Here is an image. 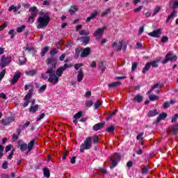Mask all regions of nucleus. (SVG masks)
Segmentation results:
<instances>
[{
    "label": "nucleus",
    "instance_id": "72a5a7b5",
    "mask_svg": "<svg viewBox=\"0 0 178 178\" xmlns=\"http://www.w3.org/2000/svg\"><path fill=\"white\" fill-rule=\"evenodd\" d=\"M83 51V48L81 47H77L76 49H75V56H76V58H79L81 54V51Z\"/></svg>",
    "mask_w": 178,
    "mask_h": 178
},
{
    "label": "nucleus",
    "instance_id": "c85d7f7f",
    "mask_svg": "<svg viewBox=\"0 0 178 178\" xmlns=\"http://www.w3.org/2000/svg\"><path fill=\"white\" fill-rule=\"evenodd\" d=\"M43 174L44 177L49 178L51 177V172L47 168H43Z\"/></svg>",
    "mask_w": 178,
    "mask_h": 178
},
{
    "label": "nucleus",
    "instance_id": "8fccbe9b",
    "mask_svg": "<svg viewBox=\"0 0 178 178\" xmlns=\"http://www.w3.org/2000/svg\"><path fill=\"white\" fill-rule=\"evenodd\" d=\"M5 149V146L0 145V159L3 156V150Z\"/></svg>",
    "mask_w": 178,
    "mask_h": 178
},
{
    "label": "nucleus",
    "instance_id": "79ce46f5",
    "mask_svg": "<svg viewBox=\"0 0 178 178\" xmlns=\"http://www.w3.org/2000/svg\"><path fill=\"white\" fill-rule=\"evenodd\" d=\"M25 29H26V25H22L21 26L17 28V31L18 33H22L23 31H24Z\"/></svg>",
    "mask_w": 178,
    "mask_h": 178
},
{
    "label": "nucleus",
    "instance_id": "7ed1b4c3",
    "mask_svg": "<svg viewBox=\"0 0 178 178\" xmlns=\"http://www.w3.org/2000/svg\"><path fill=\"white\" fill-rule=\"evenodd\" d=\"M50 20L51 18L47 15H44L43 17H39L38 18L39 24L38 25L37 29H44V27H47L49 24Z\"/></svg>",
    "mask_w": 178,
    "mask_h": 178
},
{
    "label": "nucleus",
    "instance_id": "4be33fe9",
    "mask_svg": "<svg viewBox=\"0 0 178 178\" xmlns=\"http://www.w3.org/2000/svg\"><path fill=\"white\" fill-rule=\"evenodd\" d=\"M97 16H98V13H97V12L92 13L90 14V16L86 18V23H90V22H91V20H92V19H95V17H97Z\"/></svg>",
    "mask_w": 178,
    "mask_h": 178
},
{
    "label": "nucleus",
    "instance_id": "37998d69",
    "mask_svg": "<svg viewBox=\"0 0 178 178\" xmlns=\"http://www.w3.org/2000/svg\"><path fill=\"white\" fill-rule=\"evenodd\" d=\"M47 90V86L46 85H42L40 88L38 89V92L39 94H41V92H44Z\"/></svg>",
    "mask_w": 178,
    "mask_h": 178
},
{
    "label": "nucleus",
    "instance_id": "ddd939ff",
    "mask_svg": "<svg viewBox=\"0 0 178 178\" xmlns=\"http://www.w3.org/2000/svg\"><path fill=\"white\" fill-rule=\"evenodd\" d=\"M18 147L19 149L22 151V152H24V151H27V144L24 143V142L19 140L18 142Z\"/></svg>",
    "mask_w": 178,
    "mask_h": 178
},
{
    "label": "nucleus",
    "instance_id": "6e6552de",
    "mask_svg": "<svg viewBox=\"0 0 178 178\" xmlns=\"http://www.w3.org/2000/svg\"><path fill=\"white\" fill-rule=\"evenodd\" d=\"M105 30H106V26H104L103 28H99L94 32L93 35H95V37H96L97 38H99V37H101V35L104 34Z\"/></svg>",
    "mask_w": 178,
    "mask_h": 178
},
{
    "label": "nucleus",
    "instance_id": "f257e3e1",
    "mask_svg": "<svg viewBox=\"0 0 178 178\" xmlns=\"http://www.w3.org/2000/svg\"><path fill=\"white\" fill-rule=\"evenodd\" d=\"M46 63L49 68L46 72V74H49V78L48 81L49 83H52V84H58V81H59V77L55 74V72L56 70V65H58V58L52 56L46 59Z\"/></svg>",
    "mask_w": 178,
    "mask_h": 178
},
{
    "label": "nucleus",
    "instance_id": "e433bc0d",
    "mask_svg": "<svg viewBox=\"0 0 178 178\" xmlns=\"http://www.w3.org/2000/svg\"><path fill=\"white\" fill-rule=\"evenodd\" d=\"M118 110H114L111 113H110L106 118V120H109V119L112 118L113 116H115L116 113H118Z\"/></svg>",
    "mask_w": 178,
    "mask_h": 178
},
{
    "label": "nucleus",
    "instance_id": "c756f323",
    "mask_svg": "<svg viewBox=\"0 0 178 178\" xmlns=\"http://www.w3.org/2000/svg\"><path fill=\"white\" fill-rule=\"evenodd\" d=\"M120 84H122V83L119 81L113 82L108 84V87L109 88H115V87H118V86H120Z\"/></svg>",
    "mask_w": 178,
    "mask_h": 178
},
{
    "label": "nucleus",
    "instance_id": "f03ea898",
    "mask_svg": "<svg viewBox=\"0 0 178 178\" xmlns=\"http://www.w3.org/2000/svg\"><path fill=\"white\" fill-rule=\"evenodd\" d=\"M92 143L93 144H98V143H99V138H98V136L95 135L92 138H86L83 143L80 145V152L84 153L85 149H91Z\"/></svg>",
    "mask_w": 178,
    "mask_h": 178
},
{
    "label": "nucleus",
    "instance_id": "9d476101",
    "mask_svg": "<svg viewBox=\"0 0 178 178\" xmlns=\"http://www.w3.org/2000/svg\"><path fill=\"white\" fill-rule=\"evenodd\" d=\"M161 34H162L161 30L157 29L149 33L148 35L150 37H154V38H159Z\"/></svg>",
    "mask_w": 178,
    "mask_h": 178
},
{
    "label": "nucleus",
    "instance_id": "4468645a",
    "mask_svg": "<svg viewBox=\"0 0 178 178\" xmlns=\"http://www.w3.org/2000/svg\"><path fill=\"white\" fill-rule=\"evenodd\" d=\"M78 40L82 42V45H88V42H90V37L85 36L82 38H78Z\"/></svg>",
    "mask_w": 178,
    "mask_h": 178
},
{
    "label": "nucleus",
    "instance_id": "0eeeda50",
    "mask_svg": "<svg viewBox=\"0 0 178 178\" xmlns=\"http://www.w3.org/2000/svg\"><path fill=\"white\" fill-rule=\"evenodd\" d=\"M22 77V73L17 72L14 74L13 79L10 81V84L15 85L16 83H17V81Z\"/></svg>",
    "mask_w": 178,
    "mask_h": 178
},
{
    "label": "nucleus",
    "instance_id": "5fc2aeb1",
    "mask_svg": "<svg viewBox=\"0 0 178 178\" xmlns=\"http://www.w3.org/2000/svg\"><path fill=\"white\" fill-rule=\"evenodd\" d=\"M58 49H54L50 51V55H51V56H54L56 55V54H58Z\"/></svg>",
    "mask_w": 178,
    "mask_h": 178
},
{
    "label": "nucleus",
    "instance_id": "0e129e2a",
    "mask_svg": "<svg viewBox=\"0 0 178 178\" xmlns=\"http://www.w3.org/2000/svg\"><path fill=\"white\" fill-rule=\"evenodd\" d=\"M81 66H83V63H76L74 65V69L75 70H79V69H80V67H81Z\"/></svg>",
    "mask_w": 178,
    "mask_h": 178
},
{
    "label": "nucleus",
    "instance_id": "4c0bfd02",
    "mask_svg": "<svg viewBox=\"0 0 178 178\" xmlns=\"http://www.w3.org/2000/svg\"><path fill=\"white\" fill-rule=\"evenodd\" d=\"M111 164L110 165L111 169H113V168H115V166H118V162L116 160L111 159Z\"/></svg>",
    "mask_w": 178,
    "mask_h": 178
},
{
    "label": "nucleus",
    "instance_id": "9b49d317",
    "mask_svg": "<svg viewBox=\"0 0 178 178\" xmlns=\"http://www.w3.org/2000/svg\"><path fill=\"white\" fill-rule=\"evenodd\" d=\"M67 69V63H65L64 66L60 67L58 69H57L56 72V76H58V77H60V76H62V74H63V72H65V70H66Z\"/></svg>",
    "mask_w": 178,
    "mask_h": 178
},
{
    "label": "nucleus",
    "instance_id": "b1692460",
    "mask_svg": "<svg viewBox=\"0 0 178 178\" xmlns=\"http://www.w3.org/2000/svg\"><path fill=\"white\" fill-rule=\"evenodd\" d=\"M157 115H159V113H158V111H156V109L149 110L147 113L148 118H153L154 116H156Z\"/></svg>",
    "mask_w": 178,
    "mask_h": 178
},
{
    "label": "nucleus",
    "instance_id": "dca6fc26",
    "mask_svg": "<svg viewBox=\"0 0 178 178\" xmlns=\"http://www.w3.org/2000/svg\"><path fill=\"white\" fill-rule=\"evenodd\" d=\"M29 12H31V15L32 17H37V14L38 13V10H37V7L33 6L29 8Z\"/></svg>",
    "mask_w": 178,
    "mask_h": 178
},
{
    "label": "nucleus",
    "instance_id": "a211bd4d",
    "mask_svg": "<svg viewBox=\"0 0 178 178\" xmlns=\"http://www.w3.org/2000/svg\"><path fill=\"white\" fill-rule=\"evenodd\" d=\"M76 77H77V81H79V83L83 81V79H84V72H83V69L81 68L79 70Z\"/></svg>",
    "mask_w": 178,
    "mask_h": 178
},
{
    "label": "nucleus",
    "instance_id": "69168bd1",
    "mask_svg": "<svg viewBox=\"0 0 178 178\" xmlns=\"http://www.w3.org/2000/svg\"><path fill=\"white\" fill-rule=\"evenodd\" d=\"M143 136H144V132H140V133L136 136V140H143Z\"/></svg>",
    "mask_w": 178,
    "mask_h": 178
},
{
    "label": "nucleus",
    "instance_id": "052dcab7",
    "mask_svg": "<svg viewBox=\"0 0 178 178\" xmlns=\"http://www.w3.org/2000/svg\"><path fill=\"white\" fill-rule=\"evenodd\" d=\"M168 41H169V38H168V36H163L161 38V42L165 43V42H168Z\"/></svg>",
    "mask_w": 178,
    "mask_h": 178
},
{
    "label": "nucleus",
    "instance_id": "338daca9",
    "mask_svg": "<svg viewBox=\"0 0 178 178\" xmlns=\"http://www.w3.org/2000/svg\"><path fill=\"white\" fill-rule=\"evenodd\" d=\"M95 109H98V108H99V106H101V103H99V101H97L95 105Z\"/></svg>",
    "mask_w": 178,
    "mask_h": 178
},
{
    "label": "nucleus",
    "instance_id": "473e14b6",
    "mask_svg": "<svg viewBox=\"0 0 178 178\" xmlns=\"http://www.w3.org/2000/svg\"><path fill=\"white\" fill-rule=\"evenodd\" d=\"M150 65V67L152 66V67L157 68L159 67L158 63H159V60H154L151 62H148Z\"/></svg>",
    "mask_w": 178,
    "mask_h": 178
},
{
    "label": "nucleus",
    "instance_id": "a19ab883",
    "mask_svg": "<svg viewBox=\"0 0 178 178\" xmlns=\"http://www.w3.org/2000/svg\"><path fill=\"white\" fill-rule=\"evenodd\" d=\"M163 87V84L157 83L154 86L152 87V90H155V88H162Z\"/></svg>",
    "mask_w": 178,
    "mask_h": 178
},
{
    "label": "nucleus",
    "instance_id": "a18cd8bd",
    "mask_svg": "<svg viewBox=\"0 0 178 178\" xmlns=\"http://www.w3.org/2000/svg\"><path fill=\"white\" fill-rule=\"evenodd\" d=\"M83 115V111H79L74 115V119H80Z\"/></svg>",
    "mask_w": 178,
    "mask_h": 178
},
{
    "label": "nucleus",
    "instance_id": "39448f33",
    "mask_svg": "<svg viewBox=\"0 0 178 178\" xmlns=\"http://www.w3.org/2000/svg\"><path fill=\"white\" fill-rule=\"evenodd\" d=\"M12 62V56H2L0 59V67L3 69V67H6L8 65Z\"/></svg>",
    "mask_w": 178,
    "mask_h": 178
},
{
    "label": "nucleus",
    "instance_id": "49530a36",
    "mask_svg": "<svg viewBox=\"0 0 178 178\" xmlns=\"http://www.w3.org/2000/svg\"><path fill=\"white\" fill-rule=\"evenodd\" d=\"M111 8H108L102 13V16L103 17L105 16H107V15H109V13H111Z\"/></svg>",
    "mask_w": 178,
    "mask_h": 178
},
{
    "label": "nucleus",
    "instance_id": "774afa93",
    "mask_svg": "<svg viewBox=\"0 0 178 178\" xmlns=\"http://www.w3.org/2000/svg\"><path fill=\"white\" fill-rule=\"evenodd\" d=\"M172 9H177L178 8V0L177 1H175L172 6Z\"/></svg>",
    "mask_w": 178,
    "mask_h": 178
},
{
    "label": "nucleus",
    "instance_id": "393cba45",
    "mask_svg": "<svg viewBox=\"0 0 178 178\" xmlns=\"http://www.w3.org/2000/svg\"><path fill=\"white\" fill-rule=\"evenodd\" d=\"M149 69H151V65L149 63H147L142 70L143 74H145L147 72H149Z\"/></svg>",
    "mask_w": 178,
    "mask_h": 178
},
{
    "label": "nucleus",
    "instance_id": "423d86ee",
    "mask_svg": "<svg viewBox=\"0 0 178 178\" xmlns=\"http://www.w3.org/2000/svg\"><path fill=\"white\" fill-rule=\"evenodd\" d=\"M176 62L177 60V56H173L172 51H169L166 55L165 59L161 62L163 65H166L168 62Z\"/></svg>",
    "mask_w": 178,
    "mask_h": 178
},
{
    "label": "nucleus",
    "instance_id": "864d4df0",
    "mask_svg": "<svg viewBox=\"0 0 178 178\" xmlns=\"http://www.w3.org/2000/svg\"><path fill=\"white\" fill-rule=\"evenodd\" d=\"M45 118V113H42L40 115H38L36 122H40L42 120V119H44Z\"/></svg>",
    "mask_w": 178,
    "mask_h": 178
},
{
    "label": "nucleus",
    "instance_id": "3c124183",
    "mask_svg": "<svg viewBox=\"0 0 178 178\" xmlns=\"http://www.w3.org/2000/svg\"><path fill=\"white\" fill-rule=\"evenodd\" d=\"M177 119H178V114H175L174 115H172L171 122L172 123H176L177 122Z\"/></svg>",
    "mask_w": 178,
    "mask_h": 178
},
{
    "label": "nucleus",
    "instance_id": "c9c22d12",
    "mask_svg": "<svg viewBox=\"0 0 178 178\" xmlns=\"http://www.w3.org/2000/svg\"><path fill=\"white\" fill-rule=\"evenodd\" d=\"M9 12H12V10H13V13H15V15H17V7L15 6V5H11L9 8H8Z\"/></svg>",
    "mask_w": 178,
    "mask_h": 178
},
{
    "label": "nucleus",
    "instance_id": "09e8293b",
    "mask_svg": "<svg viewBox=\"0 0 178 178\" xmlns=\"http://www.w3.org/2000/svg\"><path fill=\"white\" fill-rule=\"evenodd\" d=\"M8 35H10L11 40H13L15 38V30L11 29L8 31Z\"/></svg>",
    "mask_w": 178,
    "mask_h": 178
},
{
    "label": "nucleus",
    "instance_id": "1a4fd4ad",
    "mask_svg": "<svg viewBox=\"0 0 178 178\" xmlns=\"http://www.w3.org/2000/svg\"><path fill=\"white\" fill-rule=\"evenodd\" d=\"M91 54V48L86 47L85 49H82L81 53V58H87Z\"/></svg>",
    "mask_w": 178,
    "mask_h": 178
},
{
    "label": "nucleus",
    "instance_id": "7c9ffc66",
    "mask_svg": "<svg viewBox=\"0 0 178 178\" xmlns=\"http://www.w3.org/2000/svg\"><path fill=\"white\" fill-rule=\"evenodd\" d=\"M149 171V165H145L143 168L141 169L142 175H147Z\"/></svg>",
    "mask_w": 178,
    "mask_h": 178
},
{
    "label": "nucleus",
    "instance_id": "4d7b16f0",
    "mask_svg": "<svg viewBox=\"0 0 178 178\" xmlns=\"http://www.w3.org/2000/svg\"><path fill=\"white\" fill-rule=\"evenodd\" d=\"M149 99L150 101H156V99H158V96L155 95H150L149 97Z\"/></svg>",
    "mask_w": 178,
    "mask_h": 178
},
{
    "label": "nucleus",
    "instance_id": "c03bdc74",
    "mask_svg": "<svg viewBox=\"0 0 178 178\" xmlns=\"http://www.w3.org/2000/svg\"><path fill=\"white\" fill-rule=\"evenodd\" d=\"M79 34L80 35H90V32L86 31V29L81 30L79 31Z\"/></svg>",
    "mask_w": 178,
    "mask_h": 178
},
{
    "label": "nucleus",
    "instance_id": "2f4dec72",
    "mask_svg": "<svg viewBox=\"0 0 178 178\" xmlns=\"http://www.w3.org/2000/svg\"><path fill=\"white\" fill-rule=\"evenodd\" d=\"M49 51V47L48 46H46L45 47L42 49L40 51L41 56H45V54H47V52H48Z\"/></svg>",
    "mask_w": 178,
    "mask_h": 178
},
{
    "label": "nucleus",
    "instance_id": "de8ad7c7",
    "mask_svg": "<svg viewBox=\"0 0 178 178\" xmlns=\"http://www.w3.org/2000/svg\"><path fill=\"white\" fill-rule=\"evenodd\" d=\"M92 105H94V102H92V100H88L86 102V108H91Z\"/></svg>",
    "mask_w": 178,
    "mask_h": 178
},
{
    "label": "nucleus",
    "instance_id": "bb28decb",
    "mask_svg": "<svg viewBox=\"0 0 178 178\" xmlns=\"http://www.w3.org/2000/svg\"><path fill=\"white\" fill-rule=\"evenodd\" d=\"M77 10H79V8L76 6H72L68 10V12H70V15H74V13L77 12Z\"/></svg>",
    "mask_w": 178,
    "mask_h": 178
},
{
    "label": "nucleus",
    "instance_id": "e2e57ef3",
    "mask_svg": "<svg viewBox=\"0 0 178 178\" xmlns=\"http://www.w3.org/2000/svg\"><path fill=\"white\" fill-rule=\"evenodd\" d=\"M15 154V149H13L9 155L7 156L8 159H10L11 158H13V155Z\"/></svg>",
    "mask_w": 178,
    "mask_h": 178
},
{
    "label": "nucleus",
    "instance_id": "f704fd0d",
    "mask_svg": "<svg viewBox=\"0 0 178 178\" xmlns=\"http://www.w3.org/2000/svg\"><path fill=\"white\" fill-rule=\"evenodd\" d=\"M19 60L20 66H23L24 65H26V62H27V58L24 57H19Z\"/></svg>",
    "mask_w": 178,
    "mask_h": 178
},
{
    "label": "nucleus",
    "instance_id": "5701e85b",
    "mask_svg": "<svg viewBox=\"0 0 178 178\" xmlns=\"http://www.w3.org/2000/svg\"><path fill=\"white\" fill-rule=\"evenodd\" d=\"M21 133H22V129H20V128H18L16 130V134H13L12 140H14V141H17V140H19V136H20Z\"/></svg>",
    "mask_w": 178,
    "mask_h": 178
},
{
    "label": "nucleus",
    "instance_id": "6e6d98bb",
    "mask_svg": "<svg viewBox=\"0 0 178 178\" xmlns=\"http://www.w3.org/2000/svg\"><path fill=\"white\" fill-rule=\"evenodd\" d=\"M6 27H8V24L6 22H5L4 24H3L0 26V31H3V30H5V29H6Z\"/></svg>",
    "mask_w": 178,
    "mask_h": 178
},
{
    "label": "nucleus",
    "instance_id": "412c9836",
    "mask_svg": "<svg viewBox=\"0 0 178 178\" xmlns=\"http://www.w3.org/2000/svg\"><path fill=\"white\" fill-rule=\"evenodd\" d=\"M38 108H40V106L38 104H35V106H31L29 108V112L30 113H35L38 111Z\"/></svg>",
    "mask_w": 178,
    "mask_h": 178
},
{
    "label": "nucleus",
    "instance_id": "58836bf2",
    "mask_svg": "<svg viewBox=\"0 0 178 178\" xmlns=\"http://www.w3.org/2000/svg\"><path fill=\"white\" fill-rule=\"evenodd\" d=\"M106 131H107L108 133H114L115 127L113 125H111L107 129H106Z\"/></svg>",
    "mask_w": 178,
    "mask_h": 178
},
{
    "label": "nucleus",
    "instance_id": "603ef678",
    "mask_svg": "<svg viewBox=\"0 0 178 178\" xmlns=\"http://www.w3.org/2000/svg\"><path fill=\"white\" fill-rule=\"evenodd\" d=\"M6 73V69L3 70L2 72L0 73V81H2V79L5 77Z\"/></svg>",
    "mask_w": 178,
    "mask_h": 178
},
{
    "label": "nucleus",
    "instance_id": "20e7f679",
    "mask_svg": "<svg viewBox=\"0 0 178 178\" xmlns=\"http://www.w3.org/2000/svg\"><path fill=\"white\" fill-rule=\"evenodd\" d=\"M111 47L112 48H114V49L117 51V52L122 51V48L123 51H126V50L127 49V44H123V40L119 41L118 45V42H114Z\"/></svg>",
    "mask_w": 178,
    "mask_h": 178
},
{
    "label": "nucleus",
    "instance_id": "a878e982",
    "mask_svg": "<svg viewBox=\"0 0 178 178\" xmlns=\"http://www.w3.org/2000/svg\"><path fill=\"white\" fill-rule=\"evenodd\" d=\"M111 159H113L114 161H117V162H119L120 159H122V156L119 153H115L114 154V155H113Z\"/></svg>",
    "mask_w": 178,
    "mask_h": 178
},
{
    "label": "nucleus",
    "instance_id": "ea45409f",
    "mask_svg": "<svg viewBox=\"0 0 178 178\" xmlns=\"http://www.w3.org/2000/svg\"><path fill=\"white\" fill-rule=\"evenodd\" d=\"M159 12H161V7L160 6H156L154 11H153V14H152V16H156V15L157 13H159Z\"/></svg>",
    "mask_w": 178,
    "mask_h": 178
},
{
    "label": "nucleus",
    "instance_id": "6ab92c4d",
    "mask_svg": "<svg viewBox=\"0 0 178 178\" xmlns=\"http://www.w3.org/2000/svg\"><path fill=\"white\" fill-rule=\"evenodd\" d=\"M14 119L12 118H8L6 120H1V123L3 126H8V124H10V123H13Z\"/></svg>",
    "mask_w": 178,
    "mask_h": 178
},
{
    "label": "nucleus",
    "instance_id": "f3484780",
    "mask_svg": "<svg viewBox=\"0 0 178 178\" xmlns=\"http://www.w3.org/2000/svg\"><path fill=\"white\" fill-rule=\"evenodd\" d=\"M143 99H144V97L138 93L134 97L133 102L140 104V102H143Z\"/></svg>",
    "mask_w": 178,
    "mask_h": 178
},
{
    "label": "nucleus",
    "instance_id": "bf43d9fd",
    "mask_svg": "<svg viewBox=\"0 0 178 178\" xmlns=\"http://www.w3.org/2000/svg\"><path fill=\"white\" fill-rule=\"evenodd\" d=\"M137 66H138V63H132V72H136V70H137Z\"/></svg>",
    "mask_w": 178,
    "mask_h": 178
},
{
    "label": "nucleus",
    "instance_id": "cd10ccee",
    "mask_svg": "<svg viewBox=\"0 0 178 178\" xmlns=\"http://www.w3.org/2000/svg\"><path fill=\"white\" fill-rule=\"evenodd\" d=\"M25 74L26 76H30L31 77H33V76H35V74H37V71L35 70L26 71Z\"/></svg>",
    "mask_w": 178,
    "mask_h": 178
},
{
    "label": "nucleus",
    "instance_id": "680f3d73",
    "mask_svg": "<svg viewBox=\"0 0 178 178\" xmlns=\"http://www.w3.org/2000/svg\"><path fill=\"white\" fill-rule=\"evenodd\" d=\"M34 19H35L34 17L30 15L28 18V23H31V24H32V23H34Z\"/></svg>",
    "mask_w": 178,
    "mask_h": 178
},
{
    "label": "nucleus",
    "instance_id": "13d9d810",
    "mask_svg": "<svg viewBox=\"0 0 178 178\" xmlns=\"http://www.w3.org/2000/svg\"><path fill=\"white\" fill-rule=\"evenodd\" d=\"M25 51H27L28 52H32V54H34L35 52V49L34 47H27Z\"/></svg>",
    "mask_w": 178,
    "mask_h": 178
},
{
    "label": "nucleus",
    "instance_id": "aec40b11",
    "mask_svg": "<svg viewBox=\"0 0 178 178\" xmlns=\"http://www.w3.org/2000/svg\"><path fill=\"white\" fill-rule=\"evenodd\" d=\"M166 118H168V114L166 113H162L159 114L157 117L156 123H159V122L166 119Z\"/></svg>",
    "mask_w": 178,
    "mask_h": 178
},
{
    "label": "nucleus",
    "instance_id": "f8f14e48",
    "mask_svg": "<svg viewBox=\"0 0 178 178\" xmlns=\"http://www.w3.org/2000/svg\"><path fill=\"white\" fill-rule=\"evenodd\" d=\"M104 127H105V122H99L92 127V130L94 131H98V130H101V129H104Z\"/></svg>",
    "mask_w": 178,
    "mask_h": 178
},
{
    "label": "nucleus",
    "instance_id": "2eb2a0df",
    "mask_svg": "<svg viewBox=\"0 0 178 178\" xmlns=\"http://www.w3.org/2000/svg\"><path fill=\"white\" fill-rule=\"evenodd\" d=\"M34 144H35V140H31L27 145L28 151L26 152V155H29V152H31V149L34 147Z\"/></svg>",
    "mask_w": 178,
    "mask_h": 178
}]
</instances>
